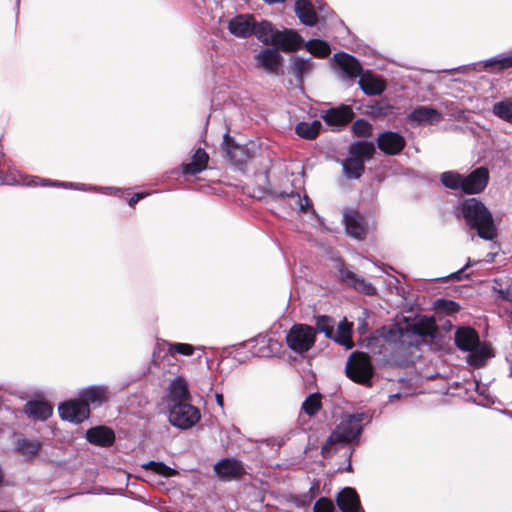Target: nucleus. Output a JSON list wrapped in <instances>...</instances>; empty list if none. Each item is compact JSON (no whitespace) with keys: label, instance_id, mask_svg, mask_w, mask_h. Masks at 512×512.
I'll list each match as a JSON object with an SVG mask.
<instances>
[{"label":"nucleus","instance_id":"obj_1","mask_svg":"<svg viewBox=\"0 0 512 512\" xmlns=\"http://www.w3.org/2000/svg\"><path fill=\"white\" fill-rule=\"evenodd\" d=\"M333 60L344 77L349 79L359 77L358 84L364 94L380 95L385 90V81L370 72L362 73L360 63L353 56L347 53H336Z\"/></svg>","mask_w":512,"mask_h":512},{"label":"nucleus","instance_id":"obj_2","mask_svg":"<svg viewBox=\"0 0 512 512\" xmlns=\"http://www.w3.org/2000/svg\"><path fill=\"white\" fill-rule=\"evenodd\" d=\"M460 211L467 224L477 229V234L484 240H493L497 236V228L491 212L476 198L465 199L460 205Z\"/></svg>","mask_w":512,"mask_h":512},{"label":"nucleus","instance_id":"obj_3","mask_svg":"<svg viewBox=\"0 0 512 512\" xmlns=\"http://www.w3.org/2000/svg\"><path fill=\"white\" fill-rule=\"evenodd\" d=\"M365 419H367V416L364 413L345 415L323 445L322 454L324 457L334 454L337 444L343 445L357 440L362 431V422Z\"/></svg>","mask_w":512,"mask_h":512},{"label":"nucleus","instance_id":"obj_4","mask_svg":"<svg viewBox=\"0 0 512 512\" xmlns=\"http://www.w3.org/2000/svg\"><path fill=\"white\" fill-rule=\"evenodd\" d=\"M252 34H254L260 42L266 45H272L284 51L297 50L303 44V39L298 33L292 30L279 31L267 21H262L257 25L255 24Z\"/></svg>","mask_w":512,"mask_h":512},{"label":"nucleus","instance_id":"obj_5","mask_svg":"<svg viewBox=\"0 0 512 512\" xmlns=\"http://www.w3.org/2000/svg\"><path fill=\"white\" fill-rule=\"evenodd\" d=\"M455 343L460 350L469 352L468 363L474 367L481 366L489 357L491 349L481 344L476 331L470 327L458 328L455 332Z\"/></svg>","mask_w":512,"mask_h":512},{"label":"nucleus","instance_id":"obj_6","mask_svg":"<svg viewBox=\"0 0 512 512\" xmlns=\"http://www.w3.org/2000/svg\"><path fill=\"white\" fill-rule=\"evenodd\" d=\"M0 180L3 184L7 185H15V184H25L27 186H55V187H64V188H73V189H81V190H97V187L89 186L87 187L84 184H76L72 182H59V181H51L48 179H40L38 177H33L29 181H22L17 178L16 173L10 171V164L5 160L3 163H0Z\"/></svg>","mask_w":512,"mask_h":512},{"label":"nucleus","instance_id":"obj_7","mask_svg":"<svg viewBox=\"0 0 512 512\" xmlns=\"http://www.w3.org/2000/svg\"><path fill=\"white\" fill-rule=\"evenodd\" d=\"M316 330L307 324H294L286 334V344L293 352L303 354L315 344Z\"/></svg>","mask_w":512,"mask_h":512},{"label":"nucleus","instance_id":"obj_8","mask_svg":"<svg viewBox=\"0 0 512 512\" xmlns=\"http://www.w3.org/2000/svg\"><path fill=\"white\" fill-rule=\"evenodd\" d=\"M200 419L199 409L188 402L170 404L169 406V422L177 428L189 429Z\"/></svg>","mask_w":512,"mask_h":512},{"label":"nucleus","instance_id":"obj_9","mask_svg":"<svg viewBox=\"0 0 512 512\" xmlns=\"http://www.w3.org/2000/svg\"><path fill=\"white\" fill-rule=\"evenodd\" d=\"M346 373L354 382L370 385L373 367L369 356L365 353H353L346 364Z\"/></svg>","mask_w":512,"mask_h":512},{"label":"nucleus","instance_id":"obj_10","mask_svg":"<svg viewBox=\"0 0 512 512\" xmlns=\"http://www.w3.org/2000/svg\"><path fill=\"white\" fill-rule=\"evenodd\" d=\"M60 417L74 423H81L88 418L90 409L87 403L78 400H70L61 404L58 408Z\"/></svg>","mask_w":512,"mask_h":512},{"label":"nucleus","instance_id":"obj_11","mask_svg":"<svg viewBox=\"0 0 512 512\" xmlns=\"http://www.w3.org/2000/svg\"><path fill=\"white\" fill-rule=\"evenodd\" d=\"M489 181V172L484 167L473 170L469 175L463 176V192L466 194L481 193Z\"/></svg>","mask_w":512,"mask_h":512},{"label":"nucleus","instance_id":"obj_12","mask_svg":"<svg viewBox=\"0 0 512 512\" xmlns=\"http://www.w3.org/2000/svg\"><path fill=\"white\" fill-rule=\"evenodd\" d=\"M338 279L366 295H374L376 293L375 287L370 282L346 269L342 264L338 267Z\"/></svg>","mask_w":512,"mask_h":512},{"label":"nucleus","instance_id":"obj_13","mask_svg":"<svg viewBox=\"0 0 512 512\" xmlns=\"http://www.w3.org/2000/svg\"><path fill=\"white\" fill-rule=\"evenodd\" d=\"M378 148L387 155H397L405 147V138L399 133L387 131L378 136Z\"/></svg>","mask_w":512,"mask_h":512},{"label":"nucleus","instance_id":"obj_14","mask_svg":"<svg viewBox=\"0 0 512 512\" xmlns=\"http://www.w3.org/2000/svg\"><path fill=\"white\" fill-rule=\"evenodd\" d=\"M214 472L223 480L239 478L245 473L243 464L234 458H224L214 465Z\"/></svg>","mask_w":512,"mask_h":512},{"label":"nucleus","instance_id":"obj_15","mask_svg":"<svg viewBox=\"0 0 512 512\" xmlns=\"http://www.w3.org/2000/svg\"><path fill=\"white\" fill-rule=\"evenodd\" d=\"M258 65L266 72L278 74L281 67L282 56L277 49L266 48L261 50L255 56Z\"/></svg>","mask_w":512,"mask_h":512},{"label":"nucleus","instance_id":"obj_16","mask_svg":"<svg viewBox=\"0 0 512 512\" xmlns=\"http://www.w3.org/2000/svg\"><path fill=\"white\" fill-rule=\"evenodd\" d=\"M441 120L442 114L428 106H419L409 114V121L416 125H434Z\"/></svg>","mask_w":512,"mask_h":512},{"label":"nucleus","instance_id":"obj_17","mask_svg":"<svg viewBox=\"0 0 512 512\" xmlns=\"http://www.w3.org/2000/svg\"><path fill=\"white\" fill-rule=\"evenodd\" d=\"M353 110L347 105L327 110L322 116L324 122L330 126H344L352 120Z\"/></svg>","mask_w":512,"mask_h":512},{"label":"nucleus","instance_id":"obj_18","mask_svg":"<svg viewBox=\"0 0 512 512\" xmlns=\"http://www.w3.org/2000/svg\"><path fill=\"white\" fill-rule=\"evenodd\" d=\"M79 397L82 402L93 406H100L109 398L108 388L102 385H93L83 389Z\"/></svg>","mask_w":512,"mask_h":512},{"label":"nucleus","instance_id":"obj_19","mask_svg":"<svg viewBox=\"0 0 512 512\" xmlns=\"http://www.w3.org/2000/svg\"><path fill=\"white\" fill-rule=\"evenodd\" d=\"M254 19L250 15H238L229 21V31L237 37H248L252 35Z\"/></svg>","mask_w":512,"mask_h":512},{"label":"nucleus","instance_id":"obj_20","mask_svg":"<svg viewBox=\"0 0 512 512\" xmlns=\"http://www.w3.org/2000/svg\"><path fill=\"white\" fill-rule=\"evenodd\" d=\"M189 396L188 384L182 377L171 381L168 388L169 405L188 402Z\"/></svg>","mask_w":512,"mask_h":512},{"label":"nucleus","instance_id":"obj_21","mask_svg":"<svg viewBox=\"0 0 512 512\" xmlns=\"http://www.w3.org/2000/svg\"><path fill=\"white\" fill-rule=\"evenodd\" d=\"M337 504L342 512H358L360 501L353 488L346 487L337 496Z\"/></svg>","mask_w":512,"mask_h":512},{"label":"nucleus","instance_id":"obj_22","mask_svg":"<svg viewBox=\"0 0 512 512\" xmlns=\"http://www.w3.org/2000/svg\"><path fill=\"white\" fill-rule=\"evenodd\" d=\"M344 222L347 233L356 238L362 239L365 235V225L363 218L355 211H349L344 214Z\"/></svg>","mask_w":512,"mask_h":512},{"label":"nucleus","instance_id":"obj_23","mask_svg":"<svg viewBox=\"0 0 512 512\" xmlns=\"http://www.w3.org/2000/svg\"><path fill=\"white\" fill-rule=\"evenodd\" d=\"M86 437L90 443L99 446H110L115 439L114 432L104 426L89 429L86 433Z\"/></svg>","mask_w":512,"mask_h":512},{"label":"nucleus","instance_id":"obj_24","mask_svg":"<svg viewBox=\"0 0 512 512\" xmlns=\"http://www.w3.org/2000/svg\"><path fill=\"white\" fill-rule=\"evenodd\" d=\"M352 328L353 324L348 322L346 318L341 320L337 326V330L333 331V337L331 338L337 344L345 347L346 349H351L354 346L352 341Z\"/></svg>","mask_w":512,"mask_h":512},{"label":"nucleus","instance_id":"obj_25","mask_svg":"<svg viewBox=\"0 0 512 512\" xmlns=\"http://www.w3.org/2000/svg\"><path fill=\"white\" fill-rule=\"evenodd\" d=\"M208 154L201 148L197 149L192 157V162L182 164V173L196 175L206 169L208 163Z\"/></svg>","mask_w":512,"mask_h":512},{"label":"nucleus","instance_id":"obj_26","mask_svg":"<svg viewBox=\"0 0 512 512\" xmlns=\"http://www.w3.org/2000/svg\"><path fill=\"white\" fill-rule=\"evenodd\" d=\"M24 411L30 417L37 420H46L52 415V407L44 401H29L26 403Z\"/></svg>","mask_w":512,"mask_h":512},{"label":"nucleus","instance_id":"obj_27","mask_svg":"<svg viewBox=\"0 0 512 512\" xmlns=\"http://www.w3.org/2000/svg\"><path fill=\"white\" fill-rule=\"evenodd\" d=\"M295 13L300 21L308 26H313L317 22V15L311 3L307 0H297L295 3Z\"/></svg>","mask_w":512,"mask_h":512},{"label":"nucleus","instance_id":"obj_28","mask_svg":"<svg viewBox=\"0 0 512 512\" xmlns=\"http://www.w3.org/2000/svg\"><path fill=\"white\" fill-rule=\"evenodd\" d=\"M350 155L361 159V161L369 160L375 152V146L372 142L358 141L350 146Z\"/></svg>","mask_w":512,"mask_h":512},{"label":"nucleus","instance_id":"obj_29","mask_svg":"<svg viewBox=\"0 0 512 512\" xmlns=\"http://www.w3.org/2000/svg\"><path fill=\"white\" fill-rule=\"evenodd\" d=\"M314 67L312 58L293 57L291 61V68L299 81L308 75Z\"/></svg>","mask_w":512,"mask_h":512},{"label":"nucleus","instance_id":"obj_30","mask_svg":"<svg viewBox=\"0 0 512 512\" xmlns=\"http://www.w3.org/2000/svg\"><path fill=\"white\" fill-rule=\"evenodd\" d=\"M321 123L318 120L312 122H300L295 127L298 136L304 139H314L320 132Z\"/></svg>","mask_w":512,"mask_h":512},{"label":"nucleus","instance_id":"obj_31","mask_svg":"<svg viewBox=\"0 0 512 512\" xmlns=\"http://www.w3.org/2000/svg\"><path fill=\"white\" fill-rule=\"evenodd\" d=\"M492 112L499 119L512 124V98L496 102L492 107Z\"/></svg>","mask_w":512,"mask_h":512},{"label":"nucleus","instance_id":"obj_32","mask_svg":"<svg viewBox=\"0 0 512 512\" xmlns=\"http://www.w3.org/2000/svg\"><path fill=\"white\" fill-rule=\"evenodd\" d=\"M41 446L39 441L21 438L18 439L15 449L21 455L32 458L39 452Z\"/></svg>","mask_w":512,"mask_h":512},{"label":"nucleus","instance_id":"obj_33","mask_svg":"<svg viewBox=\"0 0 512 512\" xmlns=\"http://www.w3.org/2000/svg\"><path fill=\"white\" fill-rule=\"evenodd\" d=\"M343 170L348 178L357 179L364 172V162L350 155L343 161Z\"/></svg>","mask_w":512,"mask_h":512},{"label":"nucleus","instance_id":"obj_34","mask_svg":"<svg viewBox=\"0 0 512 512\" xmlns=\"http://www.w3.org/2000/svg\"><path fill=\"white\" fill-rule=\"evenodd\" d=\"M163 345L167 347V354L174 357L175 355L191 356L195 351V347L188 343L163 341Z\"/></svg>","mask_w":512,"mask_h":512},{"label":"nucleus","instance_id":"obj_35","mask_svg":"<svg viewBox=\"0 0 512 512\" xmlns=\"http://www.w3.org/2000/svg\"><path fill=\"white\" fill-rule=\"evenodd\" d=\"M223 144L225 145L227 156L230 158L231 161H233L236 164H240L243 162L245 155L244 148L230 142L228 134L224 135Z\"/></svg>","mask_w":512,"mask_h":512},{"label":"nucleus","instance_id":"obj_36","mask_svg":"<svg viewBox=\"0 0 512 512\" xmlns=\"http://www.w3.org/2000/svg\"><path fill=\"white\" fill-rule=\"evenodd\" d=\"M441 183L452 190L461 189L463 191V175L456 171H446L440 176Z\"/></svg>","mask_w":512,"mask_h":512},{"label":"nucleus","instance_id":"obj_37","mask_svg":"<svg viewBox=\"0 0 512 512\" xmlns=\"http://www.w3.org/2000/svg\"><path fill=\"white\" fill-rule=\"evenodd\" d=\"M276 197L281 199L289 198L298 206L301 212H308L310 209H312V203L310 199L306 195L303 198H301L298 192H280L279 194L276 195Z\"/></svg>","mask_w":512,"mask_h":512},{"label":"nucleus","instance_id":"obj_38","mask_svg":"<svg viewBox=\"0 0 512 512\" xmlns=\"http://www.w3.org/2000/svg\"><path fill=\"white\" fill-rule=\"evenodd\" d=\"M305 48L311 54H313L316 57H320V58L327 57L331 51L329 45L325 41L319 40V39L309 40L305 44Z\"/></svg>","mask_w":512,"mask_h":512},{"label":"nucleus","instance_id":"obj_39","mask_svg":"<svg viewBox=\"0 0 512 512\" xmlns=\"http://www.w3.org/2000/svg\"><path fill=\"white\" fill-rule=\"evenodd\" d=\"M146 470H151L164 477H172L178 474V471L167 466L163 462L149 461L142 465Z\"/></svg>","mask_w":512,"mask_h":512},{"label":"nucleus","instance_id":"obj_40","mask_svg":"<svg viewBox=\"0 0 512 512\" xmlns=\"http://www.w3.org/2000/svg\"><path fill=\"white\" fill-rule=\"evenodd\" d=\"M485 66L492 69H506L512 67V55L500 54L485 61Z\"/></svg>","mask_w":512,"mask_h":512},{"label":"nucleus","instance_id":"obj_41","mask_svg":"<svg viewBox=\"0 0 512 512\" xmlns=\"http://www.w3.org/2000/svg\"><path fill=\"white\" fill-rule=\"evenodd\" d=\"M315 330L324 333L327 338L331 339L334 331V320L329 316H318Z\"/></svg>","mask_w":512,"mask_h":512},{"label":"nucleus","instance_id":"obj_42","mask_svg":"<svg viewBox=\"0 0 512 512\" xmlns=\"http://www.w3.org/2000/svg\"><path fill=\"white\" fill-rule=\"evenodd\" d=\"M321 408L320 395L315 393L309 395L302 403V409L309 416L315 415Z\"/></svg>","mask_w":512,"mask_h":512},{"label":"nucleus","instance_id":"obj_43","mask_svg":"<svg viewBox=\"0 0 512 512\" xmlns=\"http://www.w3.org/2000/svg\"><path fill=\"white\" fill-rule=\"evenodd\" d=\"M352 130L358 137H368L371 135L372 125L364 119H358L353 123Z\"/></svg>","mask_w":512,"mask_h":512},{"label":"nucleus","instance_id":"obj_44","mask_svg":"<svg viewBox=\"0 0 512 512\" xmlns=\"http://www.w3.org/2000/svg\"><path fill=\"white\" fill-rule=\"evenodd\" d=\"M406 332L398 327L397 325H393L391 327L388 328L386 334L384 335L386 340L389 341V342H401L403 343L404 340V336H405Z\"/></svg>","mask_w":512,"mask_h":512},{"label":"nucleus","instance_id":"obj_45","mask_svg":"<svg viewBox=\"0 0 512 512\" xmlns=\"http://www.w3.org/2000/svg\"><path fill=\"white\" fill-rule=\"evenodd\" d=\"M314 512H334L333 502L325 497L318 499L313 507Z\"/></svg>","mask_w":512,"mask_h":512},{"label":"nucleus","instance_id":"obj_46","mask_svg":"<svg viewBox=\"0 0 512 512\" xmlns=\"http://www.w3.org/2000/svg\"><path fill=\"white\" fill-rule=\"evenodd\" d=\"M256 342L258 344H262L263 346L259 349V351L257 352V355L258 356H261V357H267V356H270V353H271V350L266 347V345H269L271 340L267 339L265 336H259L257 339H256Z\"/></svg>","mask_w":512,"mask_h":512},{"label":"nucleus","instance_id":"obj_47","mask_svg":"<svg viewBox=\"0 0 512 512\" xmlns=\"http://www.w3.org/2000/svg\"><path fill=\"white\" fill-rule=\"evenodd\" d=\"M499 293L503 299L512 302V283L508 285L505 289H500Z\"/></svg>","mask_w":512,"mask_h":512},{"label":"nucleus","instance_id":"obj_48","mask_svg":"<svg viewBox=\"0 0 512 512\" xmlns=\"http://www.w3.org/2000/svg\"><path fill=\"white\" fill-rule=\"evenodd\" d=\"M473 263H474V262H472L470 259H468V261H467L466 265H465L462 269H460L459 271H456V272L452 273V274L449 276V278H450V279L460 280V279H461V275H462L463 271H464L466 268H468V267L472 266V265H473Z\"/></svg>","mask_w":512,"mask_h":512},{"label":"nucleus","instance_id":"obj_49","mask_svg":"<svg viewBox=\"0 0 512 512\" xmlns=\"http://www.w3.org/2000/svg\"><path fill=\"white\" fill-rule=\"evenodd\" d=\"M148 195V193H136L129 199V205L134 206L139 200L145 198Z\"/></svg>","mask_w":512,"mask_h":512},{"label":"nucleus","instance_id":"obj_50","mask_svg":"<svg viewBox=\"0 0 512 512\" xmlns=\"http://www.w3.org/2000/svg\"><path fill=\"white\" fill-rule=\"evenodd\" d=\"M215 399H216L217 404L221 407V409H223V407H224L223 395L220 393H217L215 395Z\"/></svg>","mask_w":512,"mask_h":512},{"label":"nucleus","instance_id":"obj_51","mask_svg":"<svg viewBox=\"0 0 512 512\" xmlns=\"http://www.w3.org/2000/svg\"><path fill=\"white\" fill-rule=\"evenodd\" d=\"M447 308L449 310H453L454 311V310L458 309V305L455 302H453V301H448L447 302Z\"/></svg>","mask_w":512,"mask_h":512},{"label":"nucleus","instance_id":"obj_52","mask_svg":"<svg viewBox=\"0 0 512 512\" xmlns=\"http://www.w3.org/2000/svg\"><path fill=\"white\" fill-rule=\"evenodd\" d=\"M399 397H400L399 394H393L389 398H390V401L393 402L395 399H398Z\"/></svg>","mask_w":512,"mask_h":512},{"label":"nucleus","instance_id":"obj_53","mask_svg":"<svg viewBox=\"0 0 512 512\" xmlns=\"http://www.w3.org/2000/svg\"><path fill=\"white\" fill-rule=\"evenodd\" d=\"M105 190H109V191H119V189H114V188H111V187H108V188H104Z\"/></svg>","mask_w":512,"mask_h":512}]
</instances>
